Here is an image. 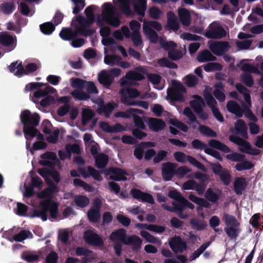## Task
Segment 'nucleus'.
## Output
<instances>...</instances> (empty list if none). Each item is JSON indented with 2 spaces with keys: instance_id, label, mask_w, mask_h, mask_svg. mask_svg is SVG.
Instances as JSON below:
<instances>
[{
  "instance_id": "f257e3e1",
  "label": "nucleus",
  "mask_w": 263,
  "mask_h": 263,
  "mask_svg": "<svg viewBox=\"0 0 263 263\" xmlns=\"http://www.w3.org/2000/svg\"><path fill=\"white\" fill-rule=\"evenodd\" d=\"M102 15H98L96 23L99 27H102L106 22L108 25L114 27H118L121 24L120 18L115 17V10L112 4L110 3H105L103 5Z\"/></svg>"
},
{
  "instance_id": "f03ea898",
  "label": "nucleus",
  "mask_w": 263,
  "mask_h": 263,
  "mask_svg": "<svg viewBox=\"0 0 263 263\" xmlns=\"http://www.w3.org/2000/svg\"><path fill=\"white\" fill-rule=\"evenodd\" d=\"M84 12L87 18H85L82 15H78L76 17V21L83 29L85 30H88L89 32L88 33H89V36H91L96 32L95 29L90 28L91 25L95 21V16L93 6H89L87 7L85 9Z\"/></svg>"
},
{
  "instance_id": "7ed1b4c3",
  "label": "nucleus",
  "mask_w": 263,
  "mask_h": 263,
  "mask_svg": "<svg viewBox=\"0 0 263 263\" xmlns=\"http://www.w3.org/2000/svg\"><path fill=\"white\" fill-rule=\"evenodd\" d=\"M128 237L126 230L123 228L114 231L110 234L109 239L114 242V249L118 256L121 255L123 244L126 245Z\"/></svg>"
},
{
  "instance_id": "20e7f679",
  "label": "nucleus",
  "mask_w": 263,
  "mask_h": 263,
  "mask_svg": "<svg viewBox=\"0 0 263 263\" xmlns=\"http://www.w3.org/2000/svg\"><path fill=\"white\" fill-rule=\"evenodd\" d=\"M173 87L167 90V97L173 102H183L184 101L183 93L186 92V88L181 82L174 80Z\"/></svg>"
},
{
  "instance_id": "39448f33",
  "label": "nucleus",
  "mask_w": 263,
  "mask_h": 263,
  "mask_svg": "<svg viewBox=\"0 0 263 263\" xmlns=\"http://www.w3.org/2000/svg\"><path fill=\"white\" fill-rule=\"evenodd\" d=\"M88 30H85L82 27L79 25L76 27L74 30H72L70 28H63L59 34L60 37L65 41H71L72 39L77 37L78 34L84 36H90Z\"/></svg>"
},
{
  "instance_id": "423d86ee",
  "label": "nucleus",
  "mask_w": 263,
  "mask_h": 263,
  "mask_svg": "<svg viewBox=\"0 0 263 263\" xmlns=\"http://www.w3.org/2000/svg\"><path fill=\"white\" fill-rule=\"evenodd\" d=\"M20 119L24 126H37L40 117L37 113L32 114L29 110H25L20 115Z\"/></svg>"
},
{
  "instance_id": "0eeeda50",
  "label": "nucleus",
  "mask_w": 263,
  "mask_h": 263,
  "mask_svg": "<svg viewBox=\"0 0 263 263\" xmlns=\"http://www.w3.org/2000/svg\"><path fill=\"white\" fill-rule=\"evenodd\" d=\"M170 248L176 254L182 253L186 251L187 245L186 241L179 236L175 235L170 238L168 241Z\"/></svg>"
},
{
  "instance_id": "6e6552de",
  "label": "nucleus",
  "mask_w": 263,
  "mask_h": 263,
  "mask_svg": "<svg viewBox=\"0 0 263 263\" xmlns=\"http://www.w3.org/2000/svg\"><path fill=\"white\" fill-rule=\"evenodd\" d=\"M208 39H221L226 36V31L224 28L215 23H212L204 34Z\"/></svg>"
},
{
  "instance_id": "1a4fd4ad",
  "label": "nucleus",
  "mask_w": 263,
  "mask_h": 263,
  "mask_svg": "<svg viewBox=\"0 0 263 263\" xmlns=\"http://www.w3.org/2000/svg\"><path fill=\"white\" fill-rule=\"evenodd\" d=\"M120 93L121 96V102L125 105L129 106L133 101L130 99L137 98L139 95V92L137 89L129 87L121 88Z\"/></svg>"
},
{
  "instance_id": "9d476101",
  "label": "nucleus",
  "mask_w": 263,
  "mask_h": 263,
  "mask_svg": "<svg viewBox=\"0 0 263 263\" xmlns=\"http://www.w3.org/2000/svg\"><path fill=\"white\" fill-rule=\"evenodd\" d=\"M177 164L176 163L167 162L163 163L161 166V175L165 181H170L176 175Z\"/></svg>"
},
{
  "instance_id": "9b49d317",
  "label": "nucleus",
  "mask_w": 263,
  "mask_h": 263,
  "mask_svg": "<svg viewBox=\"0 0 263 263\" xmlns=\"http://www.w3.org/2000/svg\"><path fill=\"white\" fill-rule=\"evenodd\" d=\"M40 206L43 211L34 210L33 214H58V204L51 199H47L40 202Z\"/></svg>"
},
{
  "instance_id": "f8f14e48",
  "label": "nucleus",
  "mask_w": 263,
  "mask_h": 263,
  "mask_svg": "<svg viewBox=\"0 0 263 263\" xmlns=\"http://www.w3.org/2000/svg\"><path fill=\"white\" fill-rule=\"evenodd\" d=\"M0 44L8 47V51L13 50L16 44V37L15 35H12L8 32H4L0 34Z\"/></svg>"
},
{
  "instance_id": "ddd939ff",
  "label": "nucleus",
  "mask_w": 263,
  "mask_h": 263,
  "mask_svg": "<svg viewBox=\"0 0 263 263\" xmlns=\"http://www.w3.org/2000/svg\"><path fill=\"white\" fill-rule=\"evenodd\" d=\"M84 238L88 243L93 246L101 247L103 245L101 237L91 231H86L84 234Z\"/></svg>"
},
{
  "instance_id": "4468645a",
  "label": "nucleus",
  "mask_w": 263,
  "mask_h": 263,
  "mask_svg": "<svg viewBox=\"0 0 263 263\" xmlns=\"http://www.w3.org/2000/svg\"><path fill=\"white\" fill-rule=\"evenodd\" d=\"M145 79L144 76L136 71H130L126 74V78H123L120 80V85L121 86H126L129 85L128 80L132 81H141Z\"/></svg>"
},
{
  "instance_id": "2eb2a0df",
  "label": "nucleus",
  "mask_w": 263,
  "mask_h": 263,
  "mask_svg": "<svg viewBox=\"0 0 263 263\" xmlns=\"http://www.w3.org/2000/svg\"><path fill=\"white\" fill-rule=\"evenodd\" d=\"M183 199H185V198L184 197L178 200L172 201L171 205H166L164 206V208L171 212L182 214V212L185 210V202Z\"/></svg>"
},
{
  "instance_id": "dca6fc26",
  "label": "nucleus",
  "mask_w": 263,
  "mask_h": 263,
  "mask_svg": "<svg viewBox=\"0 0 263 263\" xmlns=\"http://www.w3.org/2000/svg\"><path fill=\"white\" fill-rule=\"evenodd\" d=\"M246 179L242 177H236L234 181V191L237 195H241L247 186Z\"/></svg>"
},
{
  "instance_id": "f3484780",
  "label": "nucleus",
  "mask_w": 263,
  "mask_h": 263,
  "mask_svg": "<svg viewBox=\"0 0 263 263\" xmlns=\"http://www.w3.org/2000/svg\"><path fill=\"white\" fill-rule=\"evenodd\" d=\"M229 47V44L227 42H215L210 46L211 50L217 55H220L223 52L228 51Z\"/></svg>"
},
{
  "instance_id": "a211bd4d",
  "label": "nucleus",
  "mask_w": 263,
  "mask_h": 263,
  "mask_svg": "<svg viewBox=\"0 0 263 263\" xmlns=\"http://www.w3.org/2000/svg\"><path fill=\"white\" fill-rule=\"evenodd\" d=\"M78 171L84 178H87L91 176L96 180L100 181L102 179L99 172L91 166L87 167L88 172L86 171L85 168L82 167L79 168Z\"/></svg>"
},
{
  "instance_id": "6ab92c4d",
  "label": "nucleus",
  "mask_w": 263,
  "mask_h": 263,
  "mask_svg": "<svg viewBox=\"0 0 263 263\" xmlns=\"http://www.w3.org/2000/svg\"><path fill=\"white\" fill-rule=\"evenodd\" d=\"M109 173L110 174V179L115 181H125L127 178L125 175L127 173L124 170L118 168L112 167L109 170Z\"/></svg>"
},
{
  "instance_id": "aec40b11",
  "label": "nucleus",
  "mask_w": 263,
  "mask_h": 263,
  "mask_svg": "<svg viewBox=\"0 0 263 263\" xmlns=\"http://www.w3.org/2000/svg\"><path fill=\"white\" fill-rule=\"evenodd\" d=\"M148 125L152 130L158 132L163 129L166 124L162 119L151 118L149 119Z\"/></svg>"
},
{
  "instance_id": "412c9836",
  "label": "nucleus",
  "mask_w": 263,
  "mask_h": 263,
  "mask_svg": "<svg viewBox=\"0 0 263 263\" xmlns=\"http://www.w3.org/2000/svg\"><path fill=\"white\" fill-rule=\"evenodd\" d=\"M227 108L228 111L235 114L238 118H241L243 116L242 109L240 107L238 103L235 101H228L227 104Z\"/></svg>"
},
{
  "instance_id": "4be33fe9",
  "label": "nucleus",
  "mask_w": 263,
  "mask_h": 263,
  "mask_svg": "<svg viewBox=\"0 0 263 263\" xmlns=\"http://www.w3.org/2000/svg\"><path fill=\"white\" fill-rule=\"evenodd\" d=\"M99 83L106 88H109L113 82V77L106 71H102L98 76Z\"/></svg>"
},
{
  "instance_id": "5701e85b",
  "label": "nucleus",
  "mask_w": 263,
  "mask_h": 263,
  "mask_svg": "<svg viewBox=\"0 0 263 263\" xmlns=\"http://www.w3.org/2000/svg\"><path fill=\"white\" fill-rule=\"evenodd\" d=\"M125 242L126 245H130L134 251H138L141 249L142 240L139 236L133 235L129 236Z\"/></svg>"
},
{
  "instance_id": "b1692460",
  "label": "nucleus",
  "mask_w": 263,
  "mask_h": 263,
  "mask_svg": "<svg viewBox=\"0 0 263 263\" xmlns=\"http://www.w3.org/2000/svg\"><path fill=\"white\" fill-rule=\"evenodd\" d=\"M235 129L237 133L243 138L248 139L247 126L245 122L241 119H238L235 123Z\"/></svg>"
},
{
  "instance_id": "393cba45",
  "label": "nucleus",
  "mask_w": 263,
  "mask_h": 263,
  "mask_svg": "<svg viewBox=\"0 0 263 263\" xmlns=\"http://www.w3.org/2000/svg\"><path fill=\"white\" fill-rule=\"evenodd\" d=\"M209 145L211 147L220 151L224 153H229L231 152V148L227 145L216 139H212L210 140Z\"/></svg>"
},
{
  "instance_id": "a878e982",
  "label": "nucleus",
  "mask_w": 263,
  "mask_h": 263,
  "mask_svg": "<svg viewBox=\"0 0 263 263\" xmlns=\"http://www.w3.org/2000/svg\"><path fill=\"white\" fill-rule=\"evenodd\" d=\"M216 57L213 55L211 52L207 49L203 50L200 52L197 57V61L200 63L214 61H216Z\"/></svg>"
},
{
  "instance_id": "bb28decb",
  "label": "nucleus",
  "mask_w": 263,
  "mask_h": 263,
  "mask_svg": "<svg viewBox=\"0 0 263 263\" xmlns=\"http://www.w3.org/2000/svg\"><path fill=\"white\" fill-rule=\"evenodd\" d=\"M43 86H46L44 89H39L33 93V96L34 98L39 99L46 97L49 94H53L56 91L53 87L50 86L47 84H44Z\"/></svg>"
},
{
  "instance_id": "cd10ccee",
  "label": "nucleus",
  "mask_w": 263,
  "mask_h": 263,
  "mask_svg": "<svg viewBox=\"0 0 263 263\" xmlns=\"http://www.w3.org/2000/svg\"><path fill=\"white\" fill-rule=\"evenodd\" d=\"M143 31L151 43L156 44L157 42L158 35L157 33L152 28H150L149 26H147L146 24H143Z\"/></svg>"
},
{
  "instance_id": "c85d7f7f",
  "label": "nucleus",
  "mask_w": 263,
  "mask_h": 263,
  "mask_svg": "<svg viewBox=\"0 0 263 263\" xmlns=\"http://www.w3.org/2000/svg\"><path fill=\"white\" fill-rule=\"evenodd\" d=\"M147 8L146 0H137L134 5L135 12L140 16H144Z\"/></svg>"
},
{
  "instance_id": "c756f323",
  "label": "nucleus",
  "mask_w": 263,
  "mask_h": 263,
  "mask_svg": "<svg viewBox=\"0 0 263 263\" xmlns=\"http://www.w3.org/2000/svg\"><path fill=\"white\" fill-rule=\"evenodd\" d=\"M95 159V165L98 168H104L108 162V156L103 153L99 154Z\"/></svg>"
},
{
  "instance_id": "7c9ffc66",
  "label": "nucleus",
  "mask_w": 263,
  "mask_h": 263,
  "mask_svg": "<svg viewBox=\"0 0 263 263\" xmlns=\"http://www.w3.org/2000/svg\"><path fill=\"white\" fill-rule=\"evenodd\" d=\"M15 4L13 2H4L0 5V11L4 14L10 15L15 9Z\"/></svg>"
},
{
  "instance_id": "2f4dec72",
  "label": "nucleus",
  "mask_w": 263,
  "mask_h": 263,
  "mask_svg": "<svg viewBox=\"0 0 263 263\" xmlns=\"http://www.w3.org/2000/svg\"><path fill=\"white\" fill-rule=\"evenodd\" d=\"M179 16L180 22L184 26H189L191 23V15L189 10L181 9L179 10Z\"/></svg>"
},
{
  "instance_id": "473e14b6",
  "label": "nucleus",
  "mask_w": 263,
  "mask_h": 263,
  "mask_svg": "<svg viewBox=\"0 0 263 263\" xmlns=\"http://www.w3.org/2000/svg\"><path fill=\"white\" fill-rule=\"evenodd\" d=\"M194 98L197 100H192L190 102V105L194 111L197 114L201 112L203 109L201 103H203L202 98L199 95H195Z\"/></svg>"
},
{
  "instance_id": "72a5a7b5",
  "label": "nucleus",
  "mask_w": 263,
  "mask_h": 263,
  "mask_svg": "<svg viewBox=\"0 0 263 263\" xmlns=\"http://www.w3.org/2000/svg\"><path fill=\"white\" fill-rule=\"evenodd\" d=\"M23 132L24 133L25 137L27 140H30L31 139L36 137L39 131L36 128V126H24Z\"/></svg>"
},
{
  "instance_id": "f704fd0d",
  "label": "nucleus",
  "mask_w": 263,
  "mask_h": 263,
  "mask_svg": "<svg viewBox=\"0 0 263 263\" xmlns=\"http://www.w3.org/2000/svg\"><path fill=\"white\" fill-rule=\"evenodd\" d=\"M254 166V164L251 161L245 158L243 161L237 163L235 166V168L238 172H241L245 170H251Z\"/></svg>"
},
{
  "instance_id": "c9c22d12",
  "label": "nucleus",
  "mask_w": 263,
  "mask_h": 263,
  "mask_svg": "<svg viewBox=\"0 0 263 263\" xmlns=\"http://www.w3.org/2000/svg\"><path fill=\"white\" fill-rule=\"evenodd\" d=\"M224 230L231 240L236 239L241 232L240 227H225Z\"/></svg>"
},
{
  "instance_id": "e433bc0d",
  "label": "nucleus",
  "mask_w": 263,
  "mask_h": 263,
  "mask_svg": "<svg viewBox=\"0 0 263 263\" xmlns=\"http://www.w3.org/2000/svg\"><path fill=\"white\" fill-rule=\"evenodd\" d=\"M190 224L193 229L197 231L203 230L207 226L206 221L197 218H193L190 220Z\"/></svg>"
},
{
  "instance_id": "4c0bfd02",
  "label": "nucleus",
  "mask_w": 263,
  "mask_h": 263,
  "mask_svg": "<svg viewBox=\"0 0 263 263\" xmlns=\"http://www.w3.org/2000/svg\"><path fill=\"white\" fill-rule=\"evenodd\" d=\"M41 31L44 34H51L55 30V25L50 22L44 23L40 25Z\"/></svg>"
},
{
  "instance_id": "58836bf2",
  "label": "nucleus",
  "mask_w": 263,
  "mask_h": 263,
  "mask_svg": "<svg viewBox=\"0 0 263 263\" xmlns=\"http://www.w3.org/2000/svg\"><path fill=\"white\" fill-rule=\"evenodd\" d=\"M74 202L80 208H85L89 203V198L84 195H77L74 198Z\"/></svg>"
},
{
  "instance_id": "ea45409f",
  "label": "nucleus",
  "mask_w": 263,
  "mask_h": 263,
  "mask_svg": "<svg viewBox=\"0 0 263 263\" xmlns=\"http://www.w3.org/2000/svg\"><path fill=\"white\" fill-rule=\"evenodd\" d=\"M121 60V58L119 55L108 54L105 56L104 62L107 64L113 66L119 64Z\"/></svg>"
},
{
  "instance_id": "a19ab883",
  "label": "nucleus",
  "mask_w": 263,
  "mask_h": 263,
  "mask_svg": "<svg viewBox=\"0 0 263 263\" xmlns=\"http://www.w3.org/2000/svg\"><path fill=\"white\" fill-rule=\"evenodd\" d=\"M115 108L114 104L111 103H108L105 105H102L100 106L98 112L99 114L103 112L105 116L108 118Z\"/></svg>"
},
{
  "instance_id": "79ce46f5",
  "label": "nucleus",
  "mask_w": 263,
  "mask_h": 263,
  "mask_svg": "<svg viewBox=\"0 0 263 263\" xmlns=\"http://www.w3.org/2000/svg\"><path fill=\"white\" fill-rule=\"evenodd\" d=\"M242 106L243 107V108H242V111H243L245 117L252 122H257L258 121V118L250 109V107H249L248 104L245 103H243Z\"/></svg>"
},
{
  "instance_id": "37998d69",
  "label": "nucleus",
  "mask_w": 263,
  "mask_h": 263,
  "mask_svg": "<svg viewBox=\"0 0 263 263\" xmlns=\"http://www.w3.org/2000/svg\"><path fill=\"white\" fill-rule=\"evenodd\" d=\"M102 206L101 200L99 198H95L91 209L86 214H100V210Z\"/></svg>"
},
{
  "instance_id": "c03bdc74",
  "label": "nucleus",
  "mask_w": 263,
  "mask_h": 263,
  "mask_svg": "<svg viewBox=\"0 0 263 263\" xmlns=\"http://www.w3.org/2000/svg\"><path fill=\"white\" fill-rule=\"evenodd\" d=\"M204 70L206 72H212L215 71H221L223 66L219 63L216 62H210L204 65Z\"/></svg>"
},
{
  "instance_id": "a18cd8bd",
  "label": "nucleus",
  "mask_w": 263,
  "mask_h": 263,
  "mask_svg": "<svg viewBox=\"0 0 263 263\" xmlns=\"http://www.w3.org/2000/svg\"><path fill=\"white\" fill-rule=\"evenodd\" d=\"M72 97L78 100H87L90 98L89 94L83 91L82 90H74L71 92Z\"/></svg>"
},
{
  "instance_id": "49530a36",
  "label": "nucleus",
  "mask_w": 263,
  "mask_h": 263,
  "mask_svg": "<svg viewBox=\"0 0 263 263\" xmlns=\"http://www.w3.org/2000/svg\"><path fill=\"white\" fill-rule=\"evenodd\" d=\"M158 64L160 67H167L171 69H177L178 68V65L176 63L170 61L166 58H163L158 60Z\"/></svg>"
},
{
  "instance_id": "de8ad7c7",
  "label": "nucleus",
  "mask_w": 263,
  "mask_h": 263,
  "mask_svg": "<svg viewBox=\"0 0 263 263\" xmlns=\"http://www.w3.org/2000/svg\"><path fill=\"white\" fill-rule=\"evenodd\" d=\"M158 64L160 67H167L171 69H177L178 68V65L176 63L170 61L166 58H163L158 60Z\"/></svg>"
},
{
  "instance_id": "09e8293b",
  "label": "nucleus",
  "mask_w": 263,
  "mask_h": 263,
  "mask_svg": "<svg viewBox=\"0 0 263 263\" xmlns=\"http://www.w3.org/2000/svg\"><path fill=\"white\" fill-rule=\"evenodd\" d=\"M158 64L160 67H167L171 69H177L178 68V65L176 63L170 61L166 58H163L158 60Z\"/></svg>"
},
{
  "instance_id": "8fccbe9b",
  "label": "nucleus",
  "mask_w": 263,
  "mask_h": 263,
  "mask_svg": "<svg viewBox=\"0 0 263 263\" xmlns=\"http://www.w3.org/2000/svg\"><path fill=\"white\" fill-rule=\"evenodd\" d=\"M219 177L224 185L226 186L230 185L232 180L230 171L224 168Z\"/></svg>"
},
{
  "instance_id": "3c124183",
  "label": "nucleus",
  "mask_w": 263,
  "mask_h": 263,
  "mask_svg": "<svg viewBox=\"0 0 263 263\" xmlns=\"http://www.w3.org/2000/svg\"><path fill=\"white\" fill-rule=\"evenodd\" d=\"M199 130L200 133L203 135L213 138L217 137L216 133L209 127L205 125H200L199 127Z\"/></svg>"
},
{
  "instance_id": "603ef678",
  "label": "nucleus",
  "mask_w": 263,
  "mask_h": 263,
  "mask_svg": "<svg viewBox=\"0 0 263 263\" xmlns=\"http://www.w3.org/2000/svg\"><path fill=\"white\" fill-rule=\"evenodd\" d=\"M225 223L227 227H240V223L231 215H226Z\"/></svg>"
},
{
  "instance_id": "864d4df0",
  "label": "nucleus",
  "mask_w": 263,
  "mask_h": 263,
  "mask_svg": "<svg viewBox=\"0 0 263 263\" xmlns=\"http://www.w3.org/2000/svg\"><path fill=\"white\" fill-rule=\"evenodd\" d=\"M70 82L73 88L82 90L84 88L87 81L80 78H72L70 79Z\"/></svg>"
},
{
  "instance_id": "5fc2aeb1",
  "label": "nucleus",
  "mask_w": 263,
  "mask_h": 263,
  "mask_svg": "<svg viewBox=\"0 0 263 263\" xmlns=\"http://www.w3.org/2000/svg\"><path fill=\"white\" fill-rule=\"evenodd\" d=\"M32 236V234L29 231L22 230L21 231L18 233L13 236V239L18 242H21L27 238L29 237V236Z\"/></svg>"
},
{
  "instance_id": "6e6d98bb",
  "label": "nucleus",
  "mask_w": 263,
  "mask_h": 263,
  "mask_svg": "<svg viewBox=\"0 0 263 263\" xmlns=\"http://www.w3.org/2000/svg\"><path fill=\"white\" fill-rule=\"evenodd\" d=\"M205 199L212 202H216L219 199V196L211 188H209L205 193Z\"/></svg>"
},
{
  "instance_id": "4d7b16f0",
  "label": "nucleus",
  "mask_w": 263,
  "mask_h": 263,
  "mask_svg": "<svg viewBox=\"0 0 263 263\" xmlns=\"http://www.w3.org/2000/svg\"><path fill=\"white\" fill-rule=\"evenodd\" d=\"M226 158L229 160L234 162H240L243 161L246 158L245 155L238 153L234 152L233 153L227 154L226 156Z\"/></svg>"
},
{
  "instance_id": "13d9d810",
  "label": "nucleus",
  "mask_w": 263,
  "mask_h": 263,
  "mask_svg": "<svg viewBox=\"0 0 263 263\" xmlns=\"http://www.w3.org/2000/svg\"><path fill=\"white\" fill-rule=\"evenodd\" d=\"M93 112L90 109H85L83 111L82 115V122L84 125H86L93 116Z\"/></svg>"
},
{
  "instance_id": "bf43d9fd",
  "label": "nucleus",
  "mask_w": 263,
  "mask_h": 263,
  "mask_svg": "<svg viewBox=\"0 0 263 263\" xmlns=\"http://www.w3.org/2000/svg\"><path fill=\"white\" fill-rule=\"evenodd\" d=\"M187 161H188L191 164L197 167V168L202 171L203 172H206V168L205 166L198 161L196 159H195L194 157L187 155Z\"/></svg>"
},
{
  "instance_id": "052dcab7",
  "label": "nucleus",
  "mask_w": 263,
  "mask_h": 263,
  "mask_svg": "<svg viewBox=\"0 0 263 263\" xmlns=\"http://www.w3.org/2000/svg\"><path fill=\"white\" fill-rule=\"evenodd\" d=\"M170 123L184 133L187 132L189 129L188 126L186 125L177 119H170Z\"/></svg>"
},
{
  "instance_id": "680f3d73",
  "label": "nucleus",
  "mask_w": 263,
  "mask_h": 263,
  "mask_svg": "<svg viewBox=\"0 0 263 263\" xmlns=\"http://www.w3.org/2000/svg\"><path fill=\"white\" fill-rule=\"evenodd\" d=\"M120 8L123 13L129 15L132 13L130 8V0H119Z\"/></svg>"
},
{
  "instance_id": "e2e57ef3",
  "label": "nucleus",
  "mask_w": 263,
  "mask_h": 263,
  "mask_svg": "<svg viewBox=\"0 0 263 263\" xmlns=\"http://www.w3.org/2000/svg\"><path fill=\"white\" fill-rule=\"evenodd\" d=\"M191 145L193 148L200 151L204 150V152L205 149L209 147L205 143L199 139L193 140L191 142Z\"/></svg>"
},
{
  "instance_id": "0e129e2a",
  "label": "nucleus",
  "mask_w": 263,
  "mask_h": 263,
  "mask_svg": "<svg viewBox=\"0 0 263 263\" xmlns=\"http://www.w3.org/2000/svg\"><path fill=\"white\" fill-rule=\"evenodd\" d=\"M183 57L182 52L180 50L171 49L168 52V57L172 60L176 61Z\"/></svg>"
},
{
  "instance_id": "69168bd1",
  "label": "nucleus",
  "mask_w": 263,
  "mask_h": 263,
  "mask_svg": "<svg viewBox=\"0 0 263 263\" xmlns=\"http://www.w3.org/2000/svg\"><path fill=\"white\" fill-rule=\"evenodd\" d=\"M148 12L150 17L156 20H159L162 14L161 10L158 7L155 6L150 8Z\"/></svg>"
},
{
  "instance_id": "338daca9",
  "label": "nucleus",
  "mask_w": 263,
  "mask_h": 263,
  "mask_svg": "<svg viewBox=\"0 0 263 263\" xmlns=\"http://www.w3.org/2000/svg\"><path fill=\"white\" fill-rule=\"evenodd\" d=\"M204 98L207 105L211 108V109L216 106L217 102L210 92H205L204 94Z\"/></svg>"
},
{
  "instance_id": "774afa93",
  "label": "nucleus",
  "mask_w": 263,
  "mask_h": 263,
  "mask_svg": "<svg viewBox=\"0 0 263 263\" xmlns=\"http://www.w3.org/2000/svg\"><path fill=\"white\" fill-rule=\"evenodd\" d=\"M241 81L248 87H252L254 81L252 75L249 73H243L241 75Z\"/></svg>"
}]
</instances>
